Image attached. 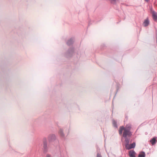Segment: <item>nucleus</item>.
<instances>
[{
	"mask_svg": "<svg viewBox=\"0 0 157 157\" xmlns=\"http://www.w3.org/2000/svg\"><path fill=\"white\" fill-rule=\"evenodd\" d=\"M132 128L131 125L127 124L124 127V131L123 134V137L124 138H129L132 135V132L131 131Z\"/></svg>",
	"mask_w": 157,
	"mask_h": 157,
	"instance_id": "1",
	"label": "nucleus"
},
{
	"mask_svg": "<svg viewBox=\"0 0 157 157\" xmlns=\"http://www.w3.org/2000/svg\"><path fill=\"white\" fill-rule=\"evenodd\" d=\"M124 139H125L124 146L126 149L129 150L134 148L135 147L136 145L135 142H133L132 144H129L130 141L129 138Z\"/></svg>",
	"mask_w": 157,
	"mask_h": 157,
	"instance_id": "2",
	"label": "nucleus"
},
{
	"mask_svg": "<svg viewBox=\"0 0 157 157\" xmlns=\"http://www.w3.org/2000/svg\"><path fill=\"white\" fill-rule=\"evenodd\" d=\"M74 49L73 48H71L69 49L66 54L67 57H71L74 53Z\"/></svg>",
	"mask_w": 157,
	"mask_h": 157,
	"instance_id": "3",
	"label": "nucleus"
},
{
	"mask_svg": "<svg viewBox=\"0 0 157 157\" xmlns=\"http://www.w3.org/2000/svg\"><path fill=\"white\" fill-rule=\"evenodd\" d=\"M43 142L44 151V153H46L48 150L47 139L45 138H44L43 139Z\"/></svg>",
	"mask_w": 157,
	"mask_h": 157,
	"instance_id": "4",
	"label": "nucleus"
},
{
	"mask_svg": "<svg viewBox=\"0 0 157 157\" xmlns=\"http://www.w3.org/2000/svg\"><path fill=\"white\" fill-rule=\"evenodd\" d=\"M56 139V136L54 134H50L48 137V141L50 143L54 141Z\"/></svg>",
	"mask_w": 157,
	"mask_h": 157,
	"instance_id": "5",
	"label": "nucleus"
},
{
	"mask_svg": "<svg viewBox=\"0 0 157 157\" xmlns=\"http://www.w3.org/2000/svg\"><path fill=\"white\" fill-rule=\"evenodd\" d=\"M74 40V38L73 37H72L67 40L66 43L67 44L68 46H70L73 43Z\"/></svg>",
	"mask_w": 157,
	"mask_h": 157,
	"instance_id": "6",
	"label": "nucleus"
},
{
	"mask_svg": "<svg viewBox=\"0 0 157 157\" xmlns=\"http://www.w3.org/2000/svg\"><path fill=\"white\" fill-rule=\"evenodd\" d=\"M152 14L153 19L155 21H157V13L154 11H152Z\"/></svg>",
	"mask_w": 157,
	"mask_h": 157,
	"instance_id": "7",
	"label": "nucleus"
},
{
	"mask_svg": "<svg viewBox=\"0 0 157 157\" xmlns=\"http://www.w3.org/2000/svg\"><path fill=\"white\" fill-rule=\"evenodd\" d=\"M136 153L134 150H130L129 152L130 157H136Z\"/></svg>",
	"mask_w": 157,
	"mask_h": 157,
	"instance_id": "8",
	"label": "nucleus"
},
{
	"mask_svg": "<svg viewBox=\"0 0 157 157\" xmlns=\"http://www.w3.org/2000/svg\"><path fill=\"white\" fill-rule=\"evenodd\" d=\"M58 133L61 137L62 138H64V134L63 132V130L62 129H59Z\"/></svg>",
	"mask_w": 157,
	"mask_h": 157,
	"instance_id": "9",
	"label": "nucleus"
},
{
	"mask_svg": "<svg viewBox=\"0 0 157 157\" xmlns=\"http://www.w3.org/2000/svg\"><path fill=\"white\" fill-rule=\"evenodd\" d=\"M157 139V137H154L150 140V142L152 145L155 144L156 143Z\"/></svg>",
	"mask_w": 157,
	"mask_h": 157,
	"instance_id": "10",
	"label": "nucleus"
},
{
	"mask_svg": "<svg viewBox=\"0 0 157 157\" xmlns=\"http://www.w3.org/2000/svg\"><path fill=\"white\" fill-rule=\"evenodd\" d=\"M149 24V21L148 18L145 20L143 23V25L144 27L147 26Z\"/></svg>",
	"mask_w": 157,
	"mask_h": 157,
	"instance_id": "11",
	"label": "nucleus"
},
{
	"mask_svg": "<svg viewBox=\"0 0 157 157\" xmlns=\"http://www.w3.org/2000/svg\"><path fill=\"white\" fill-rule=\"evenodd\" d=\"M146 154L145 152L142 151L140 152L138 155V157H145Z\"/></svg>",
	"mask_w": 157,
	"mask_h": 157,
	"instance_id": "12",
	"label": "nucleus"
},
{
	"mask_svg": "<svg viewBox=\"0 0 157 157\" xmlns=\"http://www.w3.org/2000/svg\"><path fill=\"white\" fill-rule=\"evenodd\" d=\"M123 130L124 131V127L123 126H120L119 130V133L120 135L122 134V131Z\"/></svg>",
	"mask_w": 157,
	"mask_h": 157,
	"instance_id": "13",
	"label": "nucleus"
},
{
	"mask_svg": "<svg viewBox=\"0 0 157 157\" xmlns=\"http://www.w3.org/2000/svg\"><path fill=\"white\" fill-rule=\"evenodd\" d=\"M111 2L114 4H115L117 1H118L119 0H109Z\"/></svg>",
	"mask_w": 157,
	"mask_h": 157,
	"instance_id": "14",
	"label": "nucleus"
},
{
	"mask_svg": "<svg viewBox=\"0 0 157 157\" xmlns=\"http://www.w3.org/2000/svg\"><path fill=\"white\" fill-rule=\"evenodd\" d=\"M97 154L96 157H102L101 153H100L99 152H98V151H97Z\"/></svg>",
	"mask_w": 157,
	"mask_h": 157,
	"instance_id": "15",
	"label": "nucleus"
},
{
	"mask_svg": "<svg viewBox=\"0 0 157 157\" xmlns=\"http://www.w3.org/2000/svg\"><path fill=\"white\" fill-rule=\"evenodd\" d=\"M113 126L117 128V122L114 121H113Z\"/></svg>",
	"mask_w": 157,
	"mask_h": 157,
	"instance_id": "16",
	"label": "nucleus"
},
{
	"mask_svg": "<svg viewBox=\"0 0 157 157\" xmlns=\"http://www.w3.org/2000/svg\"><path fill=\"white\" fill-rule=\"evenodd\" d=\"M45 157H52V155L48 154H47Z\"/></svg>",
	"mask_w": 157,
	"mask_h": 157,
	"instance_id": "17",
	"label": "nucleus"
},
{
	"mask_svg": "<svg viewBox=\"0 0 157 157\" xmlns=\"http://www.w3.org/2000/svg\"><path fill=\"white\" fill-rule=\"evenodd\" d=\"M90 22H89L88 23V26H90Z\"/></svg>",
	"mask_w": 157,
	"mask_h": 157,
	"instance_id": "18",
	"label": "nucleus"
},
{
	"mask_svg": "<svg viewBox=\"0 0 157 157\" xmlns=\"http://www.w3.org/2000/svg\"><path fill=\"white\" fill-rule=\"evenodd\" d=\"M145 0V1H148L149 0Z\"/></svg>",
	"mask_w": 157,
	"mask_h": 157,
	"instance_id": "19",
	"label": "nucleus"
}]
</instances>
